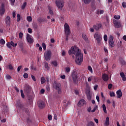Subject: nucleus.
Returning <instances> with one entry per match:
<instances>
[{"label": "nucleus", "instance_id": "obj_1", "mask_svg": "<svg viewBox=\"0 0 126 126\" xmlns=\"http://www.w3.org/2000/svg\"><path fill=\"white\" fill-rule=\"evenodd\" d=\"M68 54L69 55L73 54L75 56L76 59L75 62L77 64L80 65L82 63V62H83V54L81 53L79 48L76 46L71 47L68 51Z\"/></svg>", "mask_w": 126, "mask_h": 126}, {"label": "nucleus", "instance_id": "obj_2", "mask_svg": "<svg viewBox=\"0 0 126 126\" xmlns=\"http://www.w3.org/2000/svg\"><path fill=\"white\" fill-rule=\"evenodd\" d=\"M56 5L59 10H62L63 7L64 5V2L63 0H56L55 1Z\"/></svg>", "mask_w": 126, "mask_h": 126}, {"label": "nucleus", "instance_id": "obj_3", "mask_svg": "<svg viewBox=\"0 0 126 126\" xmlns=\"http://www.w3.org/2000/svg\"><path fill=\"white\" fill-rule=\"evenodd\" d=\"M94 37L96 40L97 44H100V43H101V40H102V35H101L100 32H96L94 33Z\"/></svg>", "mask_w": 126, "mask_h": 126}, {"label": "nucleus", "instance_id": "obj_4", "mask_svg": "<svg viewBox=\"0 0 126 126\" xmlns=\"http://www.w3.org/2000/svg\"><path fill=\"white\" fill-rule=\"evenodd\" d=\"M71 76L74 82H75V81L79 79L78 76H77V70H76V69H74L73 70L71 73Z\"/></svg>", "mask_w": 126, "mask_h": 126}, {"label": "nucleus", "instance_id": "obj_5", "mask_svg": "<svg viewBox=\"0 0 126 126\" xmlns=\"http://www.w3.org/2000/svg\"><path fill=\"white\" fill-rule=\"evenodd\" d=\"M52 55V52L51 50H47L44 53V57L46 61L49 62L51 59V56Z\"/></svg>", "mask_w": 126, "mask_h": 126}, {"label": "nucleus", "instance_id": "obj_6", "mask_svg": "<svg viewBox=\"0 0 126 126\" xmlns=\"http://www.w3.org/2000/svg\"><path fill=\"white\" fill-rule=\"evenodd\" d=\"M64 31L65 35H69V34H70L69 26L67 23H65L64 25Z\"/></svg>", "mask_w": 126, "mask_h": 126}, {"label": "nucleus", "instance_id": "obj_7", "mask_svg": "<svg viewBox=\"0 0 126 126\" xmlns=\"http://www.w3.org/2000/svg\"><path fill=\"white\" fill-rule=\"evenodd\" d=\"M54 88L57 91L58 94H62V89L61 88V84L55 83Z\"/></svg>", "mask_w": 126, "mask_h": 126}, {"label": "nucleus", "instance_id": "obj_8", "mask_svg": "<svg viewBox=\"0 0 126 126\" xmlns=\"http://www.w3.org/2000/svg\"><path fill=\"white\" fill-rule=\"evenodd\" d=\"M26 38L27 42H28V43H29L30 44H32V43L34 42V40H33V37L29 33L27 34Z\"/></svg>", "mask_w": 126, "mask_h": 126}, {"label": "nucleus", "instance_id": "obj_9", "mask_svg": "<svg viewBox=\"0 0 126 126\" xmlns=\"http://www.w3.org/2000/svg\"><path fill=\"white\" fill-rule=\"evenodd\" d=\"M108 43L109 44V46L110 47H115V43H114V38L113 37V36L110 35L109 37V39L108 40Z\"/></svg>", "mask_w": 126, "mask_h": 126}, {"label": "nucleus", "instance_id": "obj_10", "mask_svg": "<svg viewBox=\"0 0 126 126\" xmlns=\"http://www.w3.org/2000/svg\"><path fill=\"white\" fill-rule=\"evenodd\" d=\"M86 94L87 95V99L89 101L92 99V93L90 92V91L88 90L86 92Z\"/></svg>", "mask_w": 126, "mask_h": 126}, {"label": "nucleus", "instance_id": "obj_11", "mask_svg": "<svg viewBox=\"0 0 126 126\" xmlns=\"http://www.w3.org/2000/svg\"><path fill=\"white\" fill-rule=\"evenodd\" d=\"M113 23L116 28H120L121 26V22L119 21L114 20L113 21Z\"/></svg>", "mask_w": 126, "mask_h": 126}, {"label": "nucleus", "instance_id": "obj_12", "mask_svg": "<svg viewBox=\"0 0 126 126\" xmlns=\"http://www.w3.org/2000/svg\"><path fill=\"white\" fill-rule=\"evenodd\" d=\"M5 10L4 9V4L2 3L1 6L0 7V15H3Z\"/></svg>", "mask_w": 126, "mask_h": 126}, {"label": "nucleus", "instance_id": "obj_13", "mask_svg": "<svg viewBox=\"0 0 126 126\" xmlns=\"http://www.w3.org/2000/svg\"><path fill=\"white\" fill-rule=\"evenodd\" d=\"M86 101L84 99H81L79 101L78 103V106L79 107H81V106H84V105H86Z\"/></svg>", "mask_w": 126, "mask_h": 126}, {"label": "nucleus", "instance_id": "obj_14", "mask_svg": "<svg viewBox=\"0 0 126 126\" xmlns=\"http://www.w3.org/2000/svg\"><path fill=\"white\" fill-rule=\"evenodd\" d=\"M37 103H38V106L39 108H40V109H43V108L45 107V102H44V101L40 100V101H38Z\"/></svg>", "mask_w": 126, "mask_h": 126}, {"label": "nucleus", "instance_id": "obj_15", "mask_svg": "<svg viewBox=\"0 0 126 126\" xmlns=\"http://www.w3.org/2000/svg\"><path fill=\"white\" fill-rule=\"evenodd\" d=\"M102 79L103 81L107 82L109 80V75L106 73L102 74Z\"/></svg>", "mask_w": 126, "mask_h": 126}, {"label": "nucleus", "instance_id": "obj_16", "mask_svg": "<svg viewBox=\"0 0 126 126\" xmlns=\"http://www.w3.org/2000/svg\"><path fill=\"white\" fill-rule=\"evenodd\" d=\"M101 27H102V25H101V24H97L94 25V28L96 31H98L99 29H100Z\"/></svg>", "mask_w": 126, "mask_h": 126}, {"label": "nucleus", "instance_id": "obj_17", "mask_svg": "<svg viewBox=\"0 0 126 126\" xmlns=\"http://www.w3.org/2000/svg\"><path fill=\"white\" fill-rule=\"evenodd\" d=\"M5 23L7 25H10V16H7L5 19Z\"/></svg>", "mask_w": 126, "mask_h": 126}, {"label": "nucleus", "instance_id": "obj_18", "mask_svg": "<svg viewBox=\"0 0 126 126\" xmlns=\"http://www.w3.org/2000/svg\"><path fill=\"white\" fill-rule=\"evenodd\" d=\"M117 94V98H121L123 96V93L121 90H118L116 92Z\"/></svg>", "mask_w": 126, "mask_h": 126}, {"label": "nucleus", "instance_id": "obj_19", "mask_svg": "<svg viewBox=\"0 0 126 126\" xmlns=\"http://www.w3.org/2000/svg\"><path fill=\"white\" fill-rule=\"evenodd\" d=\"M16 106L18 107V108H20V109H22V108H23V104H21L20 101L16 102Z\"/></svg>", "mask_w": 126, "mask_h": 126}, {"label": "nucleus", "instance_id": "obj_20", "mask_svg": "<svg viewBox=\"0 0 126 126\" xmlns=\"http://www.w3.org/2000/svg\"><path fill=\"white\" fill-rule=\"evenodd\" d=\"M120 76H121L123 81H126V75H125V73H124V72L120 73Z\"/></svg>", "mask_w": 126, "mask_h": 126}, {"label": "nucleus", "instance_id": "obj_21", "mask_svg": "<svg viewBox=\"0 0 126 126\" xmlns=\"http://www.w3.org/2000/svg\"><path fill=\"white\" fill-rule=\"evenodd\" d=\"M110 125V118L106 117L105 121V126H109Z\"/></svg>", "mask_w": 126, "mask_h": 126}, {"label": "nucleus", "instance_id": "obj_22", "mask_svg": "<svg viewBox=\"0 0 126 126\" xmlns=\"http://www.w3.org/2000/svg\"><path fill=\"white\" fill-rule=\"evenodd\" d=\"M92 79H96V77H94V76H91L90 77H89V78H88V81L89 82H91V80H92Z\"/></svg>", "mask_w": 126, "mask_h": 126}, {"label": "nucleus", "instance_id": "obj_23", "mask_svg": "<svg viewBox=\"0 0 126 126\" xmlns=\"http://www.w3.org/2000/svg\"><path fill=\"white\" fill-rule=\"evenodd\" d=\"M46 82V79H45V77H42L41 78V84H44Z\"/></svg>", "mask_w": 126, "mask_h": 126}, {"label": "nucleus", "instance_id": "obj_24", "mask_svg": "<svg viewBox=\"0 0 126 126\" xmlns=\"http://www.w3.org/2000/svg\"><path fill=\"white\" fill-rule=\"evenodd\" d=\"M102 108L103 112L105 113V114H107V109L106 108V105H105V104L102 105Z\"/></svg>", "mask_w": 126, "mask_h": 126}, {"label": "nucleus", "instance_id": "obj_25", "mask_svg": "<svg viewBox=\"0 0 126 126\" xmlns=\"http://www.w3.org/2000/svg\"><path fill=\"white\" fill-rule=\"evenodd\" d=\"M82 38L85 40V41H87L88 40V38H87V36L85 34H82Z\"/></svg>", "mask_w": 126, "mask_h": 126}, {"label": "nucleus", "instance_id": "obj_26", "mask_svg": "<svg viewBox=\"0 0 126 126\" xmlns=\"http://www.w3.org/2000/svg\"><path fill=\"white\" fill-rule=\"evenodd\" d=\"M88 126H95V125L93 122L90 121L88 123Z\"/></svg>", "mask_w": 126, "mask_h": 126}, {"label": "nucleus", "instance_id": "obj_27", "mask_svg": "<svg viewBox=\"0 0 126 126\" xmlns=\"http://www.w3.org/2000/svg\"><path fill=\"white\" fill-rule=\"evenodd\" d=\"M20 92L22 98L24 99V98H25V95H24V93H23V90H21Z\"/></svg>", "mask_w": 126, "mask_h": 126}, {"label": "nucleus", "instance_id": "obj_28", "mask_svg": "<svg viewBox=\"0 0 126 126\" xmlns=\"http://www.w3.org/2000/svg\"><path fill=\"white\" fill-rule=\"evenodd\" d=\"M84 1L85 4H89L90 2H91V0H83Z\"/></svg>", "mask_w": 126, "mask_h": 126}, {"label": "nucleus", "instance_id": "obj_29", "mask_svg": "<svg viewBox=\"0 0 126 126\" xmlns=\"http://www.w3.org/2000/svg\"><path fill=\"white\" fill-rule=\"evenodd\" d=\"M10 44L11 46L12 47H16V46H17V43H14V42H13L12 41L10 42Z\"/></svg>", "mask_w": 126, "mask_h": 126}, {"label": "nucleus", "instance_id": "obj_30", "mask_svg": "<svg viewBox=\"0 0 126 126\" xmlns=\"http://www.w3.org/2000/svg\"><path fill=\"white\" fill-rule=\"evenodd\" d=\"M88 69L89 70V71H90V72H91V73H93V69H92L91 66H89L88 67Z\"/></svg>", "mask_w": 126, "mask_h": 126}, {"label": "nucleus", "instance_id": "obj_31", "mask_svg": "<svg viewBox=\"0 0 126 126\" xmlns=\"http://www.w3.org/2000/svg\"><path fill=\"white\" fill-rule=\"evenodd\" d=\"M52 64L54 65V66H57L58 65V63L56 61H52Z\"/></svg>", "mask_w": 126, "mask_h": 126}, {"label": "nucleus", "instance_id": "obj_32", "mask_svg": "<svg viewBox=\"0 0 126 126\" xmlns=\"http://www.w3.org/2000/svg\"><path fill=\"white\" fill-rule=\"evenodd\" d=\"M42 47L44 51H46V49H47V47L46 46V44L45 43H42Z\"/></svg>", "mask_w": 126, "mask_h": 126}, {"label": "nucleus", "instance_id": "obj_33", "mask_svg": "<svg viewBox=\"0 0 126 126\" xmlns=\"http://www.w3.org/2000/svg\"><path fill=\"white\" fill-rule=\"evenodd\" d=\"M5 78L7 80H10L11 79V76L8 74L6 75Z\"/></svg>", "mask_w": 126, "mask_h": 126}, {"label": "nucleus", "instance_id": "obj_34", "mask_svg": "<svg viewBox=\"0 0 126 126\" xmlns=\"http://www.w3.org/2000/svg\"><path fill=\"white\" fill-rule=\"evenodd\" d=\"M109 95L110 97H115V96H116V94H115V93H114V92H110Z\"/></svg>", "mask_w": 126, "mask_h": 126}, {"label": "nucleus", "instance_id": "obj_35", "mask_svg": "<svg viewBox=\"0 0 126 126\" xmlns=\"http://www.w3.org/2000/svg\"><path fill=\"white\" fill-rule=\"evenodd\" d=\"M32 27L33 29H37L38 28V25L36 23H34L32 24Z\"/></svg>", "mask_w": 126, "mask_h": 126}, {"label": "nucleus", "instance_id": "obj_36", "mask_svg": "<svg viewBox=\"0 0 126 126\" xmlns=\"http://www.w3.org/2000/svg\"><path fill=\"white\" fill-rule=\"evenodd\" d=\"M6 46L7 47V48H9V49H12V47H11V44L10 42H7L6 43Z\"/></svg>", "mask_w": 126, "mask_h": 126}, {"label": "nucleus", "instance_id": "obj_37", "mask_svg": "<svg viewBox=\"0 0 126 126\" xmlns=\"http://www.w3.org/2000/svg\"><path fill=\"white\" fill-rule=\"evenodd\" d=\"M98 108V106L97 105H95L94 106V109L91 110L92 113H94L96 111V109Z\"/></svg>", "mask_w": 126, "mask_h": 126}, {"label": "nucleus", "instance_id": "obj_38", "mask_svg": "<svg viewBox=\"0 0 126 126\" xmlns=\"http://www.w3.org/2000/svg\"><path fill=\"white\" fill-rule=\"evenodd\" d=\"M65 72H69L70 71V68L69 67H66L65 68Z\"/></svg>", "mask_w": 126, "mask_h": 126}, {"label": "nucleus", "instance_id": "obj_39", "mask_svg": "<svg viewBox=\"0 0 126 126\" xmlns=\"http://www.w3.org/2000/svg\"><path fill=\"white\" fill-rule=\"evenodd\" d=\"M27 19L29 22L32 21V17L31 16H28Z\"/></svg>", "mask_w": 126, "mask_h": 126}, {"label": "nucleus", "instance_id": "obj_40", "mask_svg": "<svg viewBox=\"0 0 126 126\" xmlns=\"http://www.w3.org/2000/svg\"><path fill=\"white\" fill-rule=\"evenodd\" d=\"M103 39H104L105 42H107V41H108V36H107V34H105L104 35Z\"/></svg>", "mask_w": 126, "mask_h": 126}, {"label": "nucleus", "instance_id": "obj_41", "mask_svg": "<svg viewBox=\"0 0 126 126\" xmlns=\"http://www.w3.org/2000/svg\"><path fill=\"white\" fill-rule=\"evenodd\" d=\"M0 43L1 45H4L5 44V41L3 39H1L0 40Z\"/></svg>", "mask_w": 126, "mask_h": 126}, {"label": "nucleus", "instance_id": "obj_42", "mask_svg": "<svg viewBox=\"0 0 126 126\" xmlns=\"http://www.w3.org/2000/svg\"><path fill=\"white\" fill-rule=\"evenodd\" d=\"M114 18L115 19L119 20L121 18V16H120L119 15H116L114 16Z\"/></svg>", "mask_w": 126, "mask_h": 126}, {"label": "nucleus", "instance_id": "obj_43", "mask_svg": "<svg viewBox=\"0 0 126 126\" xmlns=\"http://www.w3.org/2000/svg\"><path fill=\"white\" fill-rule=\"evenodd\" d=\"M17 22H19V21H20V15L19 14H18L17 15Z\"/></svg>", "mask_w": 126, "mask_h": 126}, {"label": "nucleus", "instance_id": "obj_44", "mask_svg": "<svg viewBox=\"0 0 126 126\" xmlns=\"http://www.w3.org/2000/svg\"><path fill=\"white\" fill-rule=\"evenodd\" d=\"M8 68L9 69H10V70H12L13 69V66H12V65H11V64H9L8 65Z\"/></svg>", "mask_w": 126, "mask_h": 126}, {"label": "nucleus", "instance_id": "obj_45", "mask_svg": "<svg viewBox=\"0 0 126 126\" xmlns=\"http://www.w3.org/2000/svg\"><path fill=\"white\" fill-rule=\"evenodd\" d=\"M19 37L20 39H22V37H23V33L20 32L19 34Z\"/></svg>", "mask_w": 126, "mask_h": 126}, {"label": "nucleus", "instance_id": "obj_46", "mask_svg": "<svg viewBox=\"0 0 126 126\" xmlns=\"http://www.w3.org/2000/svg\"><path fill=\"white\" fill-rule=\"evenodd\" d=\"M26 4H27V3L26 2H25L22 6V9H24L25 8V6H26Z\"/></svg>", "mask_w": 126, "mask_h": 126}, {"label": "nucleus", "instance_id": "obj_47", "mask_svg": "<svg viewBox=\"0 0 126 126\" xmlns=\"http://www.w3.org/2000/svg\"><path fill=\"white\" fill-rule=\"evenodd\" d=\"M48 9L50 14H53V10H52V8L49 7Z\"/></svg>", "mask_w": 126, "mask_h": 126}, {"label": "nucleus", "instance_id": "obj_48", "mask_svg": "<svg viewBox=\"0 0 126 126\" xmlns=\"http://www.w3.org/2000/svg\"><path fill=\"white\" fill-rule=\"evenodd\" d=\"M45 68H47V69H48L49 68V64H48L47 63H45Z\"/></svg>", "mask_w": 126, "mask_h": 126}, {"label": "nucleus", "instance_id": "obj_49", "mask_svg": "<svg viewBox=\"0 0 126 126\" xmlns=\"http://www.w3.org/2000/svg\"><path fill=\"white\" fill-rule=\"evenodd\" d=\"M28 32L30 33V34L33 33V31H32V29H31V28H29V29H28Z\"/></svg>", "mask_w": 126, "mask_h": 126}, {"label": "nucleus", "instance_id": "obj_50", "mask_svg": "<svg viewBox=\"0 0 126 126\" xmlns=\"http://www.w3.org/2000/svg\"><path fill=\"white\" fill-rule=\"evenodd\" d=\"M48 119L49 120V121H52L53 118L52 117V115H48Z\"/></svg>", "mask_w": 126, "mask_h": 126}, {"label": "nucleus", "instance_id": "obj_51", "mask_svg": "<svg viewBox=\"0 0 126 126\" xmlns=\"http://www.w3.org/2000/svg\"><path fill=\"white\" fill-rule=\"evenodd\" d=\"M122 6H123V7L124 8H126V2L124 1V2L122 3Z\"/></svg>", "mask_w": 126, "mask_h": 126}, {"label": "nucleus", "instance_id": "obj_52", "mask_svg": "<svg viewBox=\"0 0 126 126\" xmlns=\"http://www.w3.org/2000/svg\"><path fill=\"white\" fill-rule=\"evenodd\" d=\"M31 77H32V79L33 80V81H35V82L36 81V78H35V76L34 75H32Z\"/></svg>", "mask_w": 126, "mask_h": 126}, {"label": "nucleus", "instance_id": "obj_53", "mask_svg": "<svg viewBox=\"0 0 126 126\" xmlns=\"http://www.w3.org/2000/svg\"><path fill=\"white\" fill-rule=\"evenodd\" d=\"M11 5H14V2H15V0H10Z\"/></svg>", "mask_w": 126, "mask_h": 126}, {"label": "nucleus", "instance_id": "obj_54", "mask_svg": "<svg viewBox=\"0 0 126 126\" xmlns=\"http://www.w3.org/2000/svg\"><path fill=\"white\" fill-rule=\"evenodd\" d=\"M24 77L25 78H28V74L25 73L24 74Z\"/></svg>", "mask_w": 126, "mask_h": 126}, {"label": "nucleus", "instance_id": "obj_55", "mask_svg": "<svg viewBox=\"0 0 126 126\" xmlns=\"http://www.w3.org/2000/svg\"><path fill=\"white\" fill-rule=\"evenodd\" d=\"M112 87H113V84H109L108 85V89H112Z\"/></svg>", "mask_w": 126, "mask_h": 126}, {"label": "nucleus", "instance_id": "obj_56", "mask_svg": "<svg viewBox=\"0 0 126 126\" xmlns=\"http://www.w3.org/2000/svg\"><path fill=\"white\" fill-rule=\"evenodd\" d=\"M12 16H13V18H14L15 16H16V13H15V12L13 11Z\"/></svg>", "mask_w": 126, "mask_h": 126}, {"label": "nucleus", "instance_id": "obj_57", "mask_svg": "<svg viewBox=\"0 0 126 126\" xmlns=\"http://www.w3.org/2000/svg\"><path fill=\"white\" fill-rule=\"evenodd\" d=\"M21 68H22V65L18 66L17 68V71H20V69H21Z\"/></svg>", "mask_w": 126, "mask_h": 126}, {"label": "nucleus", "instance_id": "obj_58", "mask_svg": "<svg viewBox=\"0 0 126 126\" xmlns=\"http://www.w3.org/2000/svg\"><path fill=\"white\" fill-rule=\"evenodd\" d=\"M19 46L20 47V48H21V50H23V44H19Z\"/></svg>", "mask_w": 126, "mask_h": 126}, {"label": "nucleus", "instance_id": "obj_59", "mask_svg": "<svg viewBox=\"0 0 126 126\" xmlns=\"http://www.w3.org/2000/svg\"><path fill=\"white\" fill-rule=\"evenodd\" d=\"M74 93L76 95H78V94H79V91H78V90H75L74 91Z\"/></svg>", "mask_w": 126, "mask_h": 126}, {"label": "nucleus", "instance_id": "obj_60", "mask_svg": "<svg viewBox=\"0 0 126 126\" xmlns=\"http://www.w3.org/2000/svg\"><path fill=\"white\" fill-rule=\"evenodd\" d=\"M40 93H41V94H44V93H45V90H44V89H41V90H40Z\"/></svg>", "mask_w": 126, "mask_h": 126}, {"label": "nucleus", "instance_id": "obj_61", "mask_svg": "<svg viewBox=\"0 0 126 126\" xmlns=\"http://www.w3.org/2000/svg\"><path fill=\"white\" fill-rule=\"evenodd\" d=\"M94 121L95 122V123H96V124H98L99 123V120H98V119L94 118Z\"/></svg>", "mask_w": 126, "mask_h": 126}, {"label": "nucleus", "instance_id": "obj_62", "mask_svg": "<svg viewBox=\"0 0 126 126\" xmlns=\"http://www.w3.org/2000/svg\"><path fill=\"white\" fill-rule=\"evenodd\" d=\"M62 56H65V51H64V50H63L62 52Z\"/></svg>", "mask_w": 126, "mask_h": 126}, {"label": "nucleus", "instance_id": "obj_63", "mask_svg": "<svg viewBox=\"0 0 126 126\" xmlns=\"http://www.w3.org/2000/svg\"><path fill=\"white\" fill-rule=\"evenodd\" d=\"M90 32H94V29H93V28H90Z\"/></svg>", "mask_w": 126, "mask_h": 126}, {"label": "nucleus", "instance_id": "obj_64", "mask_svg": "<svg viewBox=\"0 0 126 126\" xmlns=\"http://www.w3.org/2000/svg\"><path fill=\"white\" fill-rule=\"evenodd\" d=\"M123 40H124L125 41H126V35H124V36L123 37Z\"/></svg>", "mask_w": 126, "mask_h": 126}]
</instances>
